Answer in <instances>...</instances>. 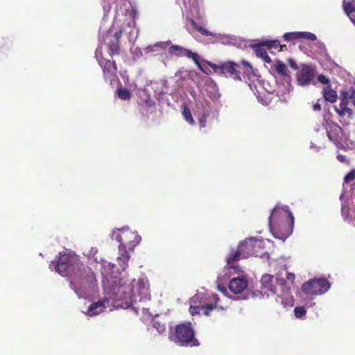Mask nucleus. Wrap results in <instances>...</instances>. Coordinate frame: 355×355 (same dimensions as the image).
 <instances>
[{
    "mask_svg": "<svg viewBox=\"0 0 355 355\" xmlns=\"http://www.w3.org/2000/svg\"><path fill=\"white\" fill-rule=\"evenodd\" d=\"M168 338L180 346H198L199 342L194 338V331L190 322L177 325L171 329Z\"/></svg>",
    "mask_w": 355,
    "mask_h": 355,
    "instance_id": "obj_8",
    "label": "nucleus"
},
{
    "mask_svg": "<svg viewBox=\"0 0 355 355\" xmlns=\"http://www.w3.org/2000/svg\"><path fill=\"white\" fill-rule=\"evenodd\" d=\"M316 150L319 151V148L318 147H316Z\"/></svg>",
    "mask_w": 355,
    "mask_h": 355,
    "instance_id": "obj_48",
    "label": "nucleus"
},
{
    "mask_svg": "<svg viewBox=\"0 0 355 355\" xmlns=\"http://www.w3.org/2000/svg\"><path fill=\"white\" fill-rule=\"evenodd\" d=\"M263 42L262 44H257L254 46L255 54L257 57L262 58L266 62L270 63L272 62L270 58L268 56Z\"/></svg>",
    "mask_w": 355,
    "mask_h": 355,
    "instance_id": "obj_24",
    "label": "nucleus"
},
{
    "mask_svg": "<svg viewBox=\"0 0 355 355\" xmlns=\"http://www.w3.org/2000/svg\"><path fill=\"white\" fill-rule=\"evenodd\" d=\"M102 283L104 297L92 303L86 311L90 317L115 309L132 308L137 314L142 313V318L149 319L148 304L150 300L149 282L146 278L135 279L123 275L116 266L107 261L101 263Z\"/></svg>",
    "mask_w": 355,
    "mask_h": 355,
    "instance_id": "obj_1",
    "label": "nucleus"
},
{
    "mask_svg": "<svg viewBox=\"0 0 355 355\" xmlns=\"http://www.w3.org/2000/svg\"><path fill=\"white\" fill-rule=\"evenodd\" d=\"M300 32H290L284 35L283 37L286 41H291L300 39Z\"/></svg>",
    "mask_w": 355,
    "mask_h": 355,
    "instance_id": "obj_31",
    "label": "nucleus"
},
{
    "mask_svg": "<svg viewBox=\"0 0 355 355\" xmlns=\"http://www.w3.org/2000/svg\"><path fill=\"white\" fill-rule=\"evenodd\" d=\"M248 281L245 275L232 278L229 283L230 290L234 294L242 293L248 287Z\"/></svg>",
    "mask_w": 355,
    "mask_h": 355,
    "instance_id": "obj_19",
    "label": "nucleus"
},
{
    "mask_svg": "<svg viewBox=\"0 0 355 355\" xmlns=\"http://www.w3.org/2000/svg\"><path fill=\"white\" fill-rule=\"evenodd\" d=\"M181 73H182V71H178L175 73V78H181Z\"/></svg>",
    "mask_w": 355,
    "mask_h": 355,
    "instance_id": "obj_47",
    "label": "nucleus"
},
{
    "mask_svg": "<svg viewBox=\"0 0 355 355\" xmlns=\"http://www.w3.org/2000/svg\"><path fill=\"white\" fill-rule=\"evenodd\" d=\"M171 44V41L158 42L153 44L147 46L144 49V53L150 55H157L166 50Z\"/></svg>",
    "mask_w": 355,
    "mask_h": 355,
    "instance_id": "obj_20",
    "label": "nucleus"
},
{
    "mask_svg": "<svg viewBox=\"0 0 355 355\" xmlns=\"http://www.w3.org/2000/svg\"><path fill=\"white\" fill-rule=\"evenodd\" d=\"M343 8H344L345 13L347 15V16H349V14H352V13L355 12V9H354L352 3L349 2L347 3L344 1Z\"/></svg>",
    "mask_w": 355,
    "mask_h": 355,
    "instance_id": "obj_34",
    "label": "nucleus"
},
{
    "mask_svg": "<svg viewBox=\"0 0 355 355\" xmlns=\"http://www.w3.org/2000/svg\"><path fill=\"white\" fill-rule=\"evenodd\" d=\"M272 69L278 73L279 75L290 78L289 71L282 61L279 60H275L272 64Z\"/></svg>",
    "mask_w": 355,
    "mask_h": 355,
    "instance_id": "obj_23",
    "label": "nucleus"
},
{
    "mask_svg": "<svg viewBox=\"0 0 355 355\" xmlns=\"http://www.w3.org/2000/svg\"><path fill=\"white\" fill-rule=\"evenodd\" d=\"M264 46L268 47V49H277L280 48L279 51H282L283 48L286 46L281 45L279 40H268L263 42Z\"/></svg>",
    "mask_w": 355,
    "mask_h": 355,
    "instance_id": "obj_27",
    "label": "nucleus"
},
{
    "mask_svg": "<svg viewBox=\"0 0 355 355\" xmlns=\"http://www.w3.org/2000/svg\"><path fill=\"white\" fill-rule=\"evenodd\" d=\"M320 100L318 101L316 103H315L313 106V109L315 111H320L321 110V105L319 103Z\"/></svg>",
    "mask_w": 355,
    "mask_h": 355,
    "instance_id": "obj_42",
    "label": "nucleus"
},
{
    "mask_svg": "<svg viewBox=\"0 0 355 355\" xmlns=\"http://www.w3.org/2000/svg\"><path fill=\"white\" fill-rule=\"evenodd\" d=\"M337 159L339 162H342V163H345L347 162V159H346V157L345 155H338L337 156Z\"/></svg>",
    "mask_w": 355,
    "mask_h": 355,
    "instance_id": "obj_43",
    "label": "nucleus"
},
{
    "mask_svg": "<svg viewBox=\"0 0 355 355\" xmlns=\"http://www.w3.org/2000/svg\"><path fill=\"white\" fill-rule=\"evenodd\" d=\"M112 5H114V26L119 30L112 35L109 31L105 37V43L96 51V57L103 69L104 78L112 83L116 77V67L114 61L110 58L117 55L119 51V39L122 33L128 35L130 42H134L138 37L139 29L135 26V14L131 4L127 0H103L104 18L109 15Z\"/></svg>",
    "mask_w": 355,
    "mask_h": 355,
    "instance_id": "obj_2",
    "label": "nucleus"
},
{
    "mask_svg": "<svg viewBox=\"0 0 355 355\" xmlns=\"http://www.w3.org/2000/svg\"><path fill=\"white\" fill-rule=\"evenodd\" d=\"M153 325V327L155 328L159 334L164 332L166 330L165 325L159 321L154 320Z\"/></svg>",
    "mask_w": 355,
    "mask_h": 355,
    "instance_id": "obj_35",
    "label": "nucleus"
},
{
    "mask_svg": "<svg viewBox=\"0 0 355 355\" xmlns=\"http://www.w3.org/2000/svg\"><path fill=\"white\" fill-rule=\"evenodd\" d=\"M205 92L207 96L218 106L221 105V103L219 102V98H220V94L219 93L218 89L216 85L211 82L209 81L206 84Z\"/></svg>",
    "mask_w": 355,
    "mask_h": 355,
    "instance_id": "obj_21",
    "label": "nucleus"
},
{
    "mask_svg": "<svg viewBox=\"0 0 355 355\" xmlns=\"http://www.w3.org/2000/svg\"><path fill=\"white\" fill-rule=\"evenodd\" d=\"M299 36H300V38H304L311 41H315L317 39L315 34L309 32H300Z\"/></svg>",
    "mask_w": 355,
    "mask_h": 355,
    "instance_id": "obj_33",
    "label": "nucleus"
},
{
    "mask_svg": "<svg viewBox=\"0 0 355 355\" xmlns=\"http://www.w3.org/2000/svg\"><path fill=\"white\" fill-rule=\"evenodd\" d=\"M151 90L155 92V97L158 98L159 95L164 92V83H151L144 91V94L146 98L144 99V102L142 105L144 107L143 109L146 111V114L153 112L155 110V101L148 94Z\"/></svg>",
    "mask_w": 355,
    "mask_h": 355,
    "instance_id": "obj_11",
    "label": "nucleus"
},
{
    "mask_svg": "<svg viewBox=\"0 0 355 355\" xmlns=\"http://www.w3.org/2000/svg\"><path fill=\"white\" fill-rule=\"evenodd\" d=\"M211 108L208 101L203 99L196 102L195 114L198 116V119L200 127H205L206 119L210 115Z\"/></svg>",
    "mask_w": 355,
    "mask_h": 355,
    "instance_id": "obj_17",
    "label": "nucleus"
},
{
    "mask_svg": "<svg viewBox=\"0 0 355 355\" xmlns=\"http://www.w3.org/2000/svg\"><path fill=\"white\" fill-rule=\"evenodd\" d=\"M341 212L343 218L347 219L348 217V208H347L345 205L342 206Z\"/></svg>",
    "mask_w": 355,
    "mask_h": 355,
    "instance_id": "obj_39",
    "label": "nucleus"
},
{
    "mask_svg": "<svg viewBox=\"0 0 355 355\" xmlns=\"http://www.w3.org/2000/svg\"><path fill=\"white\" fill-rule=\"evenodd\" d=\"M350 103L347 100V96L346 94H343V96L341 99L340 103L338 107H336V112L340 115V116H343L345 115L351 116L352 114V109L348 107V105Z\"/></svg>",
    "mask_w": 355,
    "mask_h": 355,
    "instance_id": "obj_22",
    "label": "nucleus"
},
{
    "mask_svg": "<svg viewBox=\"0 0 355 355\" xmlns=\"http://www.w3.org/2000/svg\"><path fill=\"white\" fill-rule=\"evenodd\" d=\"M182 115L184 118V119L190 124H193L194 123V120L192 117V115H191V113L189 110V109L184 105L182 107Z\"/></svg>",
    "mask_w": 355,
    "mask_h": 355,
    "instance_id": "obj_29",
    "label": "nucleus"
},
{
    "mask_svg": "<svg viewBox=\"0 0 355 355\" xmlns=\"http://www.w3.org/2000/svg\"><path fill=\"white\" fill-rule=\"evenodd\" d=\"M330 288L329 282L325 279H311L302 286L303 292L308 295H322Z\"/></svg>",
    "mask_w": 355,
    "mask_h": 355,
    "instance_id": "obj_10",
    "label": "nucleus"
},
{
    "mask_svg": "<svg viewBox=\"0 0 355 355\" xmlns=\"http://www.w3.org/2000/svg\"><path fill=\"white\" fill-rule=\"evenodd\" d=\"M49 268L70 279V287L78 298L90 299L95 296L98 290L95 274L83 266L75 254L60 252L58 261H51Z\"/></svg>",
    "mask_w": 355,
    "mask_h": 355,
    "instance_id": "obj_3",
    "label": "nucleus"
},
{
    "mask_svg": "<svg viewBox=\"0 0 355 355\" xmlns=\"http://www.w3.org/2000/svg\"><path fill=\"white\" fill-rule=\"evenodd\" d=\"M294 313L297 318H303L306 314V310L303 306H297L294 309Z\"/></svg>",
    "mask_w": 355,
    "mask_h": 355,
    "instance_id": "obj_32",
    "label": "nucleus"
},
{
    "mask_svg": "<svg viewBox=\"0 0 355 355\" xmlns=\"http://www.w3.org/2000/svg\"><path fill=\"white\" fill-rule=\"evenodd\" d=\"M259 256L257 249H252V247L248 243V239L240 243L238 250L235 252H232L227 258V263L230 264L232 261H238L240 259H245L249 256Z\"/></svg>",
    "mask_w": 355,
    "mask_h": 355,
    "instance_id": "obj_12",
    "label": "nucleus"
},
{
    "mask_svg": "<svg viewBox=\"0 0 355 355\" xmlns=\"http://www.w3.org/2000/svg\"><path fill=\"white\" fill-rule=\"evenodd\" d=\"M349 19L355 24V12L352 14H349Z\"/></svg>",
    "mask_w": 355,
    "mask_h": 355,
    "instance_id": "obj_45",
    "label": "nucleus"
},
{
    "mask_svg": "<svg viewBox=\"0 0 355 355\" xmlns=\"http://www.w3.org/2000/svg\"><path fill=\"white\" fill-rule=\"evenodd\" d=\"M318 80L322 84H327L329 83V79L324 75L320 74L317 78Z\"/></svg>",
    "mask_w": 355,
    "mask_h": 355,
    "instance_id": "obj_38",
    "label": "nucleus"
},
{
    "mask_svg": "<svg viewBox=\"0 0 355 355\" xmlns=\"http://www.w3.org/2000/svg\"><path fill=\"white\" fill-rule=\"evenodd\" d=\"M111 238L119 243L117 263L122 270L124 271L128 267V262L130 259V255L126 250V248H128L130 250H133L135 246L141 242V237L136 232L130 231L129 227L125 226L113 230Z\"/></svg>",
    "mask_w": 355,
    "mask_h": 355,
    "instance_id": "obj_5",
    "label": "nucleus"
},
{
    "mask_svg": "<svg viewBox=\"0 0 355 355\" xmlns=\"http://www.w3.org/2000/svg\"><path fill=\"white\" fill-rule=\"evenodd\" d=\"M294 216L288 206L277 205L269 217V227L272 235L284 241L293 230Z\"/></svg>",
    "mask_w": 355,
    "mask_h": 355,
    "instance_id": "obj_4",
    "label": "nucleus"
},
{
    "mask_svg": "<svg viewBox=\"0 0 355 355\" xmlns=\"http://www.w3.org/2000/svg\"><path fill=\"white\" fill-rule=\"evenodd\" d=\"M295 275L289 273L284 270L276 277V281L279 284L281 295L276 298V302L286 309L293 307L294 306V298L291 294V289L293 288V282Z\"/></svg>",
    "mask_w": 355,
    "mask_h": 355,
    "instance_id": "obj_7",
    "label": "nucleus"
},
{
    "mask_svg": "<svg viewBox=\"0 0 355 355\" xmlns=\"http://www.w3.org/2000/svg\"><path fill=\"white\" fill-rule=\"evenodd\" d=\"M323 125L326 129L329 139L333 141L338 148H351L348 143L353 146L354 144L351 140L343 138V130L340 126L327 120H325Z\"/></svg>",
    "mask_w": 355,
    "mask_h": 355,
    "instance_id": "obj_9",
    "label": "nucleus"
},
{
    "mask_svg": "<svg viewBox=\"0 0 355 355\" xmlns=\"http://www.w3.org/2000/svg\"><path fill=\"white\" fill-rule=\"evenodd\" d=\"M97 252V250L96 248H92L89 252L87 253V255L91 257L94 255Z\"/></svg>",
    "mask_w": 355,
    "mask_h": 355,
    "instance_id": "obj_44",
    "label": "nucleus"
},
{
    "mask_svg": "<svg viewBox=\"0 0 355 355\" xmlns=\"http://www.w3.org/2000/svg\"><path fill=\"white\" fill-rule=\"evenodd\" d=\"M217 288H218V290L220 292H221L223 294H224L225 295H227V291L225 286H222V285H218Z\"/></svg>",
    "mask_w": 355,
    "mask_h": 355,
    "instance_id": "obj_41",
    "label": "nucleus"
},
{
    "mask_svg": "<svg viewBox=\"0 0 355 355\" xmlns=\"http://www.w3.org/2000/svg\"><path fill=\"white\" fill-rule=\"evenodd\" d=\"M261 291L263 295L268 297L272 294H277V296L281 295L280 288L278 283L272 275L265 274L261 277Z\"/></svg>",
    "mask_w": 355,
    "mask_h": 355,
    "instance_id": "obj_16",
    "label": "nucleus"
},
{
    "mask_svg": "<svg viewBox=\"0 0 355 355\" xmlns=\"http://www.w3.org/2000/svg\"><path fill=\"white\" fill-rule=\"evenodd\" d=\"M136 56L137 57H139V56H141L142 55V51L140 49H136Z\"/></svg>",
    "mask_w": 355,
    "mask_h": 355,
    "instance_id": "obj_46",
    "label": "nucleus"
},
{
    "mask_svg": "<svg viewBox=\"0 0 355 355\" xmlns=\"http://www.w3.org/2000/svg\"><path fill=\"white\" fill-rule=\"evenodd\" d=\"M241 68V62L240 64L233 62H227L217 67L220 71L225 75H229L234 80H241L242 76L239 69Z\"/></svg>",
    "mask_w": 355,
    "mask_h": 355,
    "instance_id": "obj_18",
    "label": "nucleus"
},
{
    "mask_svg": "<svg viewBox=\"0 0 355 355\" xmlns=\"http://www.w3.org/2000/svg\"><path fill=\"white\" fill-rule=\"evenodd\" d=\"M343 94H346L347 96V100L351 104H353L355 106V92L354 91H349L345 93H343Z\"/></svg>",
    "mask_w": 355,
    "mask_h": 355,
    "instance_id": "obj_36",
    "label": "nucleus"
},
{
    "mask_svg": "<svg viewBox=\"0 0 355 355\" xmlns=\"http://www.w3.org/2000/svg\"><path fill=\"white\" fill-rule=\"evenodd\" d=\"M218 300L215 293H198L191 299L189 311L192 315L200 313V311L204 315H209L214 309L223 310L224 308L217 304Z\"/></svg>",
    "mask_w": 355,
    "mask_h": 355,
    "instance_id": "obj_6",
    "label": "nucleus"
},
{
    "mask_svg": "<svg viewBox=\"0 0 355 355\" xmlns=\"http://www.w3.org/2000/svg\"><path fill=\"white\" fill-rule=\"evenodd\" d=\"M324 98L326 101L334 103L336 101L338 95L337 92L332 89L330 86L327 85L324 87L322 91Z\"/></svg>",
    "mask_w": 355,
    "mask_h": 355,
    "instance_id": "obj_25",
    "label": "nucleus"
},
{
    "mask_svg": "<svg viewBox=\"0 0 355 355\" xmlns=\"http://www.w3.org/2000/svg\"><path fill=\"white\" fill-rule=\"evenodd\" d=\"M315 68L311 65L302 64L301 69L297 74V85L306 87L315 84Z\"/></svg>",
    "mask_w": 355,
    "mask_h": 355,
    "instance_id": "obj_14",
    "label": "nucleus"
},
{
    "mask_svg": "<svg viewBox=\"0 0 355 355\" xmlns=\"http://www.w3.org/2000/svg\"><path fill=\"white\" fill-rule=\"evenodd\" d=\"M168 54L171 56L175 57H183L186 56L188 58L191 59L198 67H200V55L195 52H192L191 51L185 49L184 47L180 45H173L170 44L169 46L167 47Z\"/></svg>",
    "mask_w": 355,
    "mask_h": 355,
    "instance_id": "obj_15",
    "label": "nucleus"
},
{
    "mask_svg": "<svg viewBox=\"0 0 355 355\" xmlns=\"http://www.w3.org/2000/svg\"><path fill=\"white\" fill-rule=\"evenodd\" d=\"M191 24L193 26V28L200 32L202 35H207V36H211V35H215L212 33L209 32V31L206 30L205 28H203L201 26H199L197 23H196L193 19H191Z\"/></svg>",
    "mask_w": 355,
    "mask_h": 355,
    "instance_id": "obj_30",
    "label": "nucleus"
},
{
    "mask_svg": "<svg viewBox=\"0 0 355 355\" xmlns=\"http://www.w3.org/2000/svg\"><path fill=\"white\" fill-rule=\"evenodd\" d=\"M116 94L117 96L121 100H128L131 96L130 91L123 87L117 89Z\"/></svg>",
    "mask_w": 355,
    "mask_h": 355,
    "instance_id": "obj_28",
    "label": "nucleus"
},
{
    "mask_svg": "<svg viewBox=\"0 0 355 355\" xmlns=\"http://www.w3.org/2000/svg\"><path fill=\"white\" fill-rule=\"evenodd\" d=\"M288 62L291 68H293V69H297V64L294 60L288 59Z\"/></svg>",
    "mask_w": 355,
    "mask_h": 355,
    "instance_id": "obj_40",
    "label": "nucleus"
},
{
    "mask_svg": "<svg viewBox=\"0 0 355 355\" xmlns=\"http://www.w3.org/2000/svg\"><path fill=\"white\" fill-rule=\"evenodd\" d=\"M355 178V170H352L349 173H347L345 177V182L348 183L352 181Z\"/></svg>",
    "mask_w": 355,
    "mask_h": 355,
    "instance_id": "obj_37",
    "label": "nucleus"
},
{
    "mask_svg": "<svg viewBox=\"0 0 355 355\" xmlns=\"http://www.w3.org/2000/svg\"><path fill=\"white\" fill-rule=\"evenodd\" d=\"M243 71V77L246 83L249 85L252 91L257 89V83L260 84L259 76L257 74V70L254 69L252 65L247 61L241 62V68Z\"/></svg>",
    "mask_w": 355,
    "mask_h": 355,
    "instance_id": "obj_13",
    "label": "nucleus"
},
{
    "mask_svg": "<svg viewBox=\"0 0 355 355\" xmlns=\"http://www.w3.org/2000/svg\"><path fill=\"white\" fill-rule=\"evenodd\" d=\"M248 243L252 247V249H257L259 256L262 257V254H260V252L264 248V241L263 239H255L253 237L249 238L248 239Z\"/></svg>",
    "mask_w": 355,
    "mask_h": 355,
    "instance_id": "obj_26",
    "label": "nucleus"
}]
</instances>
